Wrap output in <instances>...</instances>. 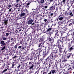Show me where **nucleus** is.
<instances>
[{
  "mask_svg": "<svg viewBox=\"0 0 74 74\" xmlns=\"http://www.w3.org/2000/svg\"><path fill=\"white\" fill-rule=\"evenodd\" d=\"M74 65H71L69 66V69H68V71H66L65 69L64 70V71L63 73L64 74H70V71L73 70H74Z\"/></svg>",
  "mask_w": 74,
  "mask_h": 74,
  "instance_id": "nucleus-1",
  "label": "nucleus"
},
{
  "mask_svg": "<svg viewBox=\"0 0 74 74\" xmlns=\"http://www.w3.org/2000/svg\"><path fill=\"white\" fill-rule=\"evenodd\" d=\"M34 21L35 23H37L38 22H36V20L33 18V19H29L28 21H27V24L28 25H32V23L33 22V21Z\"/></svg>",
  "mask_w": 74,
  "mask_h": 74,
  "instance_id": "nucleus-2",
  "label": "nucleus"
},
{
  "mask_svg": "<svg viewBox=\"0 0 74 74\" xmlns=\"http://www.w3.org/2000/svg\"><path fill=\"white\" fill-rule=\"evenodd\" d=\"M56 49H58V48H59V52L60 53H58V55L60 56L61 54L60 53H62L63 52V51H62V48L61 47V46H58V45L56 44Z\"/></svg>",
  "mask_w": 74,
  "mask_h": 74,
  "instance_id": "nucleus-3",
  "label": "nucleus"
},
{
  "mask_svg": "<svg viewBox=\"0 0 74 74\" xmlns=\"http://www.w3.org/2000/svg\"><path fill=\"white\" fill-rule=\"evenodd\" d=\"M29 65L31 64V66L29 67V69H33V68L35 67V65L33 62H29Z\"/></svg>",
  "mask_w": 74,
  "mask_h": 74,
  "instance_id": "nucleus-4",
  "label": "nucleus"
},
{
  "mask_svg": "<svg viewBox=\"0 0 74 74\" xmlns=\"http://www.w3.org/2000/svg\"><path fill=\"white\" fill-rule=\"evenodd\" d=\"M68 13L70 17H73L74 14V9L73 10H69L68 12Z\"/></svg>",
  "mask_w": 74,
  "mask_h": 74,
  "instance_id": "nucleus-5",
  "label": "nucleus"
},
{
  "mask_svg": "<svg viewBox=\"0 0 74 74\" xmlns=\"http://www.w3.org/2000/svg\"><path fill=\"white\" fill-rule=\"evenodd\" d=\"M67 56H64L63 55H62V60L63 62H67V58H66Z\"/></svg>",
  "mask_w": 74,
  "mask_h": 74,
  "instance_id": "nucleus-6",
  "label": "nucleus"
},
{
  "mask_svg": "<svg viewBox=\"0 0 74 74\" xmlns=\"http://www.w3.org/2000/svg\"><path fill=\"white\" fill-rule=\"evenodd\" d=\"M8 17H6L5 18H4V19L3 20V21L4 22V25H7L8 24Z\"/></svg>",
  "mask_w": 74,
  "mask_h": 74,
  "instance_id": "nucleus-7",
  "label": "nucleus"
},
{
  "mask_svg": "<svg viewBox=\"0 0 74 74\" xmlns=\"http://www.w3.org/2000/svg\"><path fill=\"white\" fill-rule=\"evenodd\" d=\"M39 55L40 54H38V53L36 54L35 57L34 56L35 60H37V59H38V60L40 58Z\"/></svg>",
  "mask_w": 74,
  "mask_h": 74,
  "instance_id": "nucleus-8",
  "label": "nucleus"
},
{
  "mask_svg": "<svg viewBox=\"0 0 74 74\" xmlns=\"http://www.w3.org/2000/svg\"><path fill=\"white\" fill-rule=\"evenodd\" d=\"M25 15L26 13L24 12H21V14L19 15V16H20L19 19H22V18L21 17H22V16H25Z\"/></svg>",
  "mask_w": 74,
  "mask_h": 74,
  "instance_id": "nucleus-9",
  "label": "nucleus"
},
{
  "mask_svg": "<svg viewBox=\"0 0 74 74\" xmlns=\"http://www.w3.org/2000/svg\"><path fill=\"white\" fill-rule=\"evenodd\" d=\"M73 55L71 54V53L68 54H67L66 56V59H70L71 57H73Z\"/></svg>",
  "mask_w": 74,
  "mask_h": 74,
  "instance_id": "nucleus-10",
  "label": "nucleus"
},
{
  "mask_svg": "<svg viewBox=\"0 0 74 74\" xmlns=\"http://www.w3.org/2000/svg\"><path fill=\"white\" fill-rule=\"evenodd\" d=\"M64 16L61 15H59L58 16V19L60 21H62V20H63V19H64Z\"/></svg>",
  "mask_w": 74,
  "mask_h": 74,
  "instance_id": "nucleus-11",
  "label": "nucleus"
},
{
  "mask_svg": "<svg viewBox=\"0 0 74 74\" xmlns=\"http://www.w3.org/2000/svg\"><path fill=\"white\" fill-rule=\"evenodd\" d=\"M62 42V41H61V40H60V39H58V41H57V43L56 44V45H58V46L59 47V46H60V47H61V46L60 45V44H61Z\"/></svg>",
  "mask_w": 74,
  "mask_h": 74,
  "instance_id": "nucleus-12",
  "label": "nucleus"
},
{
  "mask_svg": "<svg viewBox=\"0 0 74 74\" xmlns=\"http://www.w3.org/2000/svg\"><path fill=\"white\" fill-rule=\"evenodd\" d=\"M31 50L32 51H32L31 53V55H32L33 56H34V55H35V52H36L38 51V50L37 49L36 50H35L33 49H32Z\"/></svg>",
  "mask_w": 74,
  "mask_h": 74,
  "instance_id": "nucleus-13",
  "label": "nucleus"
},
{
  "mask_svg": "<svg viewBox=\"0 0 74 74\" xmlns=\"http://www.w3.org/2000/svg\"><path fill=\"white\" fill-rule=\"evenodd\" d=\"M56 73V70L55 69H53L51 70L50 72L47 74H54V73Z\"/></svg>",
  "mask_w": 74,
  "mask_h": 74,
  "instance_id": "nucleus-14",
  "label": "nucleus"
},
{
  "mask_svg": "<svg viewBox=\"0 0 74 74\" xmlns=\"http://www.w3.org/2000/svg\"><path fill=\"white\" fill-rule=\"evenodd\" d=\"M61 27V29H62L63 30H64V31H66V30L67 32H68V33H69L70 31L69 30V29H67V28H65V27Z\"/></svg>",
  "mask_w": 74,
  "mask_h": 74,
  "instance_id": "nucleus-15",
  "label": "nucleus"
},
{
  "mask_svg": "<svg viewBox=\"0 0 74 74\" xmlns=\"http://www.w3.org/2000/svg\"><path fill=\"white\" fill-rule=\"evenodd\" d=\"M52 40V37L49 36L47 37V41H48V42H51Z\"/></svg>",
  "mask_w": 74,
  "mask_h": 74,
  "instance_id": "nucleus-16",
  "label": "nucleus"
},
{
  "mask_svg": "<svg viewBox=\"0 0 74 74\" xmlns=\"http://www.w3.org/2000/svg\"><path fill=\"white\" fill-rule=\"evenodd\" d=\"M0 44H1V46H5L7 45L6 43L4 42V41L3 40L0 41Z\"/></svg>",
  "mask_w": 74,
  "mask_h": 74,
  "instance_id": "nucleus-17",
  "label": "nucleus"
},
{
  "mask_svg": "<svg viewBox=\"0 0 74 74\" xmlns=\"http://www.w3.org/2000/svg\"><path fill=\"white\" fill-rule=\"evenodd\" d=\"M5 34H4L3 35H1V37L2 39L4 41H7V38L4 37V36H5Z\"/></svg>",
  "mask_w": 74,
  "mask_h": 74,
  "instance_id": "nucleus-18",
  "label": "nucleus"
},
{
  "mask_svg": "<svg viewBox=\"0 0 74 74\" xmlns=\"http://www.w3.org/2000/svg\"><path fill=\"white\" fill-rule=\"evenodd\" d=\"M13 5H12V3H9L8 4L7 7H8V8L9 9L10 8H11L13 7Z\"/></svg>",
  "mask_w": 74,
  "mask_h": 74,
  "instance_id": "nucleus-19",
  "label": "nucleus"
},
{
  "mask_svg": "<svg viewBox=\"0 0 74 74\" xmlns=\"http://www.w3.org/2000/svg\"><path fill=\"white\" fill-rule=\"evenodd\" d=\"M58 51H57L56 50H55L53 51L51 54V55H52V54H53V53H55V54H56V55H58Z\"/></svg>",
  "mask_w": 74,
  "mask_h": 74,
  "instance_id": "nucleus-20",
  "label": "nucleus"
},
{
  "mask_svg": "<svg viewBox=\"0 0 74 74\" xmlns=\"http://www.w3.org/2000/svg\"><path fill=\"white\" fill-rule=\"evenodd\" d=\"M55 6H50L49 7V10H51V11L53 10H55Z\"/></svg>",
  "mask_w": 74,
  "mask_h": 74,
  "instance_id": "nucleus-21",
  "label": "nucleus"
},
{
  "mask_svg": "<svg viewBox=\"0 0 74 74\" xmlns=\"http://www.w3.org/2000/svg\"><path fill=\"white\" fill-rule=\"evenodd\" d=\"M18 56H13L12 57V59L13 60H14V62L16 61V58H18Z\"/></svg>",
  "mask_w": 74,
  "mask_h": 74,
  "instance_id": "nucleus-22",
  "label": "nucleus"
},
{
  "mask_svg": "<svg viewBox=\"0 0 74 74\" xmlns=\"http://www.w3.org/2000/svg\"><path fill=\"white\" fill-rule=\"evenodd\" d=\"M50 58H51L50 56L48 57L47 58L45 59V62L47 63H48V62L50 60Z\"/></svg>",
  "mask_w": 74,
  "mask_h": 74,
  "instance_id": "nucleus-23",
  "label": "nucleus"
},
{
  "mask_svg": "<svg viewBox=\"0 0 74 74\" xmlns=\"http://www.w3.org/2000/svg\"><path fill=\"white\" fill-rule=\"evenodd\" d=\"M16 62H13L12 64V68L13 69H15V65H16Z\"/></svg>",
  "mask_w": 74,
  "mask_h": 74,
  "instance_id": "nucleus-24",
  "label": "nucleus"
},
{
  "mask_svg": "<svg viewBox=\"0 0 74 74\" xmlns=\"http://www.w3.org/2000/svg\"><path fill=\"white\" fill-rule=\"evenodd\" d=\"M36 25L35 23H34L32 24V25L31 26V27L32 29H35L36 27Z\"/></svg>",
  "mask_w": 74,
  "mask_h": 74,
  "instance_id": "nucleus-25",
  "label": "nucleus"
},
{
  "mask_svg": "<svg viewBox=\"0 0 74 74\" xmlns=\"http://www.w3.org/2000/svg\"><path fill=\"white\" fill-rule=\"evenodd\" d=\"M16 63H17V68L18 69H19L20 67H21V64H19L18 62H16Z\"/></svg>",
  "mask_w": 74,
  "mask_h": 74,
  "instance_id": "nucleus-26",
  "label": "nucleus"
},
{
  "mask_svg": "<svg viewBox=\"0 0 74 74\" xmlns=\"http://www.w3.org/2000/svg\"><path fill=\"white\" fill-rule=\"evenodd\" d=\"M56 60H55L54 59H51L49 61V63H50L51 64H52L53 63H55V61Z\"/></svg>",
  "mask_w": 74,
  "mask_h": 74,
  "instance_id": "nucleus-27",
  "label": "nucleus"
},
{
  "mask_svg": "<svg viewBox=\"0 0 74 74\" xmlns=\"http://www.w3.org/2000/svg\"><path fill=\"white\" fill-rule=\"evenodd\" d=\"M45 55H44L43 56H42V58L40 59V60H39L40 62H42V60H43V59H44V58H45Z\"/></svg>",
  "mask_w": 74,
  "mask_h": 74,
  "instance_id": "nucleus-28",
  "label": "nucleus"
},
{
  "mask_svg": "<svg viewBox=\"0 0 74 74\" xmlns=\"http://www.w3.org/2000/svg\"><path fill=\"white\" fill-rule=\"evenodd\" d=\"M44 39L40 38V40H39V42H40L42 44L44 43Z\"/></svg>",
  "mask_w": 74,
  "mask_h": 74,
  "instance_id": "nucleus-29",
  "label": "nucleus"
},
{
  "mask_svg": "<svg viewBox=\"0 0 74 74\" xmlns=\"http://www.w3.org/2000/svg\"><path fill=\"white\" fill-rule=\"evenodd\" d=\"M55 61H57V63H61V59H59V58H58L57 59V60H56Z\"/></svg>",
  "mask_w": 74,
  "mask_h": 74,
  "instance_id": "nucleus-30",
  "label": "nucleus"
},
{
  "mask_svg": "<svg viewBox=\"0 0 74 74\" xmlns=\"http://www.w3.org/2000/svg\"><path fill=\"white\" fill-rule=\"evenodd\" d=\"M67 5L68 6L69 8H70V7H71L73 5V4L71 3H67Z\"/></svg>",
  "mask_w": 74,
  "mask_h": 74,
  "instance_id": "nucleus-31",
  "label": "nucleus"
},
{
  "mask_svg": "<svg viewBox=\"0 0 74 74\" xmlns=\"http://www.w3.org/2000/svg\"><path fill=\"white\" fill-rule=\"evenodd\" d=\"M13 12H14V9L12 8L10 9L9 10V12L10 14H12Z\"/></svg>",
  "mask_w": 74,
  "mask_h": 74,
  "instance_id": "nucleus-32",
  "label": "nucleus"
},
{
  "mask_svg": "<svg viewBox=\"0 0 74 74\" xmlns=\"http://www.w3.org/2000/svg\"><path fill=\"white\" fill-rule=\"evenodd\" d=\"M10 64H11V62H7V64H6V66L7 67H9V66L10 65Z\"/></svg>",
  "mask_w": 74,
  "mask_h": 74,
  "instance_id": "nucleus-33",
  "label": "nucleus"
},
{
  "mask_svg": "<svg viewBox=\"0 0 74 74\" xmlns=\"http://www.w3.org/2000/svg\"><path fill=\"white\" fill-rule=\"evenodd\" d=\"M31 56H31L29 58H28V60H32L34 58V56H33L32 55H31Z\"/></svg>",
  "mask_w": 74,
  "mask_h": 74,
  "instance_id": "nucleus-34",
  "label": "nucleus"
},
{
  "mask_svg": "<svg viewBox=\"0 0 74 74\" xmlns=\"http://www.w3.org/2000/svg\"><path fill=\"white\" fill-rule=\"evenodd\" d=\"M45 2L44 0H40L39 1V3L40 4H44Z\"/></svg>",
  "mask_w": 74,
  "mask_h": 74,
  "instance_id": "nucleus-35",
  "label": "nucleus"
},
{
  "mask_svg": "<svg viewBox=\"0 0 74 74\" xmlns=\"http://www.w3.org/2000/svg\"><path fill=\"white\" fill-rule=\"evenodd\" d=\"M44 46L43 45H41L40 47L38 49H41L42 50L44 48Z\"/></svg>",
  "mask_w": 74,
  "mask_h": 74,
  "instance_id": "nucleus-36",
  "label": "nucleus"
},
{
  "mask_svg": "<svg viewBox=\"0 0 74 74\" xmlns=\"http://www.w3.org/2000/svg\"><path fill=\"white\" fill-rule=\"evenodd\" d=\"M52 29V28H48L46 30V32H47V33H48V32H50V31H51Z\"/></svg>",
  "mask_w": 74,
  "mask_h": 74,
  "instance_id": "nucleus-37",
  "label": "nucleus"
},
{
  "mask_svg": "<svg viewBox=\"0 0 74 74\" xmlns=\"http://www.w3.org/2000/svg\"><path fill=\"white\" fill-rule=\"evenodd\" d=\"M71 35H72V36H73L72 38L73 37V42H74V32H73V33L72 34H71Z\"/></svg>",
  "mask_w": 74,
  "mask_h": 74,
  "instance_id": "nucleus-38",
  "label": "nucleus"
},
{
  "mask_svg": "<svg viewBox=\"0 0 74 74\" xmlns=\"http://www.w3.org/2000/svg\"><path fill=\"white\" fill-rule=\"evenodd\" d=\"M52 58H56V55L55 54L53 53L51 54Z\"/></svg>",
  "mask_w": 74,
  "mask_h": 74,
  "instance_id": "nucleus-39",
  "label": "nucleus"
},
{
  "mask_svg": "<svg viewBox=\"0 0 74 74\" xmlns=\"http://www.w3.org/2000/svg\"><path fill=\"white\" fill-rule=\"evenodd\" d=\"M18 32V29H16L14 31V34H17Z\"/></svg>",
  "mask_w": 74,
  "mask_h": 74,
  "instance_id": "nucleus-40",
  "label": "nucleus"
},
{
  "mask_svg": "<svg viewBox=\"0 0 74 74\" xmlns=\"http://www.w3.org/2000/svg\"><path fill=\"white\" fill-rule=\"evenodd\" d=\"M51 46L52 48H54V47L56 46V45H55L53 43H51Z\"/></svg>",
  "mask_w": 74,
  "mask_h": 74,
  "instance_id": "nucleus-41",
  "label": "nucleus"
},
{
  "mask_svg": "<svg viewBox=\"0 0 74 74\" xmlns=\"http://www.w3.org/2000/svg\"><path fill=\"white\" fill-rule=\"evenodd\" d=\"M30 15H31L32 16H34V13L33 12H31V13L30 14Z\"/></svg>",
  "mask_w": 74,
  "mask_h": 74,
  "instance_id": "nucleus-42",
  "label": "nucleus"
},
{
  "mask_svg": "<svg viewBox=\"0 0 74 74\" xmlns=\"http://www.w3.org/2000/svg\"><path fill=\"white\" fill-rule=\"evenodd\" d=\"M38 51L39 54L40 55V53L42 51V50L40 49H38Z\"/></svg>",
  "mask_w": 74,
  "mask_h": 74,
  "instance_id": "nucleus-43",
  "label": "nucleus"
},
{
  "mask_svg": "<svg viewBox=\"0 0 74 74\" xmlns=\"http://www.w3.org/2000/svg\"><path fill=\"white\" fill-rule=\"evenodd\" d=\"M54 13L55 14L54 17H55L57 15V14H58V12H57L56 11H55V12H54Z\"/></svg>",
  "mask_w": 74,
  "mask_h": 74,
  "instance_id": "nucleus-44",
  "label": "nucleus"
},
{
  "mask_svg": "<svg viewBox=\"0 0 74 74\" xmlns=\"http://www.w3.org/2000/svg\"><path fill=\"white\" fill-rule=\"evenodd\" d=\"M15 7L17 8V7H19V3H17L16 5H14Z\"/></svg>",
  "mask_w": 74,
  "mask_h": 74,
  "instance_id": "nucleus-45",
  "label": "nucleus"
},
{
  "mask_svg": "<svg viewBox=\"0 0 74 74\" xmlns=\"http://www.w3.org/2000/svg\"><path fill=\"white\" fill-rule=\"evenodd\" d=\"M25 47L24 46H22L21 47V50H24L25 49Z\"/></svg>",
  "mask_w": 74,
  "mask_h": 74,
  "instance_id": "nucleus-46",
  "label": "nucleus"
},
{
  "mask_svg": "<svg viewBox=\"0 0 74 74\" xmlns=\"http://www.w3.org/2000/svg\"><path fill=\"white\" fill-rule=\"evenodd\" d=\"M70 3H71L72 4H74V0H71L70 2Z\"/></svg>",
  "mask_w": 74,
  "mask_h": 74,
  "instance_id": "nucleus-47",
  "label": "nucleus"
},
{
  "mask_svg": "<svg viewBox=\"0 0 74 74\" xmlns=\"http://www.w3.org/2000/svg\"><path fill=\"white\" fill-rule=\"evenodd\" d=\"M35 19L36 20V22L37 21V17L36 16H35L34 18H33V19Z\"/></svg>",
  "mask_w": 74,
  "mask_h": 74,
  "instance_id": "nucleus-48",
  "label": "nucleus"
},
{
  "mask_svg": "<svg viewBox=\"0 0 74 74\" xmlns=\"http://www.w3.org/2000/svg\"><path fill=\"white\" fill-rule=\"evenodd\" d=\"M43 21H44V22H46V24H48L49 23V22H46L47 21V19H44Z\"/></svg>",
  "mask_w": 74,
  "mask_h": 74,
  "instance_id": "nucleus-49",
  "label": "nucleus"
},
{
  "mask_svg": "<svg viewBox=\"0 0 74 74\" xmlns=\"http://www.w3.org/2000/svg\"><path fill=\"white\" fill-rule=\"evenodd\" d=\"M33 73H34L33 71V70L30 71H29V74H32Z\"/></svg>",
  "mask_w": 74,
  "mask_h": 74,
  "instance_id": "nucleus-50",
  "label": "nucleus"
},
{
  "mask_svg": "<svg viewBox=\"0 0 74 74\" xmlns=\"http://www.w3.org/2000/svg\"><path fill=\"white\" fill-rule=\"evenodd\" d=\"M7 69H4V70L2 71V73H5V71H7Z\"/></svg>",
  "mask_w": 74,
  "mask_h": 74,
  "instance_id": "nucleus-51",
  "label": "nucleus"
},
{
  "mask_svg": "<svg viewBox=\"0 0 74 74\" xmlns=\"http://www.w3.org/2000/svg\"><path fill=\"white\" fill-rule=\"evenodd\" d=\"M22 25H25V21H23V22L22 23Z\"/></svg>",
  "mask_w": 74,
  "mask_h": 74,
  "instance_id": "nucleus-52",
  "label": "nucleus"
},
{
  "mask_svg": "<svg viewBox=\"0 0 74 74\" xmlns=\"http://www.w3.org/2000/svg\"><path fill=\"white\" fill-rule=\"evenodd\" d=\"M71 45L69 44L68 45V49H69V48H71Z\"/></svg>",
  "mask_w": 74,
  "mask_h": 74,
  "instance_id": "nucleus-53",
  "label": "nucleus"
},
{
  "mask_svg": "<svg viewBox=\"0 0 74 74\" xmlns=\"http://www.w3.org/2000/svg\"><path fill=\"white\" fill-rule=\"evenodd\" d=\"M71 64H73V65H74V60H73L71 61Z\"/></svg>",
  "mask_w": 74,
  "mask_h": 74,
  "instance_id": "nucleus-54",
  "label": "nucleus"
},
{
  "mask_svg": "<svg viewBox=\"0 0 74 74\" xmlns=\"http://www.w3.org/2000/svg\"><path fill=\"white\" fill-rule=\"evenodd\" d=\"M64 38H65V37H61L60 38L61 40H63V41L64 40Z\"/></svg>",
  "mask_w": 74,
  "mask_h": 74,
  "instance_id": "nucleus-55",
  "label": "nucleus"
},
{
  "mask_svg": "<svg viewBox=\"0 0 74 74\" xmlns=\"http://www.w3.org/2000/svg\"><path fill=\"white\" fill-rule=\"evenodd\" d=\"M19 11H20V10H17L16 11V12L17 13V14H19Z\"/></svg>",
  "mask_w": 74,
  "mask_h": 74,
  "instance_id": "nucleus-56",
  "label": "nucleus"
},
{
  "mask_svg": "<svg viewBox=\"0 0 74 74\" xmlns=\"http://www.w3.org/2000/svg\"><path fill=\"white\" fill-rule=\"evenodd\" d=\"M66 0H63L62 1V3H64V4H65L66 3Z\"/></svg>",
  "mask_w": 74,
  "mask_h": 74,
  "instance_id": "nucleus-57",
  "label": "nucleus"
},
{
  "mask_svg": "<svg viewBox=\"0 0 74 74\" xmlns=\"http://www.w3.org/2000/svg\"><path fill=\"white\" fill-rule=\"evenodd\" d=\"M24 7H25V5H22L21 6V7L22 10H23V8H24Z\"/></svg>",
  "mask_w": 74,
  "mask_h": 74,
  "instance_id": "nucleus-58",
  "label": "nucleus"
},
{
  "mask_svg": "<svg viewBox=\"0 0 74 74\" xmlns=\"http://www.w3.org/2000/svg\"><path fill=\"white\" fill-rule=\"evenodd\" d=\"M5 46H4V47H3L1 49V50L2 51H3V50H4V49H5Z\"/></svg>",
  "mask_w": 74,
  "mask_h": 74,
  "instance_id": "nucleus-59",
  "label": "nucleus"
},
{
  "mask_svg": "<svg viewBox=\"0 0 74 74\" xmlns=\"http://www.w3.org/2000/svg\"><path fill=\"white\" fill-rule=\"evenodd\" d=\"M42 44V43H39V44H38V47H40V46H41V45Z\"/></svg>",
  "mask_w": 74,
  "mask_h": 74,
  "instance_id": "nucleus-60",
  "label": "nucleus"
},
{
  "mask_svg": "<svg viewBox=\"0 0 74 74\" xmlns=\"http://www.w3.org/2000/svg\"><path fill=\"white\" fill-rule=\"evenodd\" d=\"M26 53L25 52H24V53H23V56H25V55H26Z\"/></svg>",
  "mask_w": 74,
  "mask_h": 74,
  "instance_id": "nucleus-61",
  "label": "nucleus"
},
{
  "mask_svg": "<svg viewBox=\"0 0 74 74\" xmlns=\"http://www.w3.org/2000/svg\"><path fill=\"white\" fill-rule=\"evenodd\" d=\"M28 2H29V3H30L31 2H33V1H34L33 0H29L28 1Z\"/></svg>",
  "mask_w": 74,
  "mask_h": 74,
  "instance_id": "nucleus-62",
  "label": "nucleus"
},
{
  "mask_svg": "<svg viewBox=\"0 0 74 74\" xmlns=\"http://www.w3.org/2000/svg\"><path fill=\"white\" fill-rule=\"evenodd\" d=\"M30 37H28V39L27 40V41H29L30 40Z\"/></svg>",
  "mask_w": 74,
  "mask_h": 74,
  "instance_id": "nucleus-63",
  "label": "nucleus"
},
{
  "mask_svg": "<svg viewBox=\"0 0 74 74\" xmlns=\"http://www.w3.org/2000/svg\"><path fill=\"white\" fill-rule=\"evenodd\" d=\"M22 46H18V49H22Z\"/></svg>",
  "mask_w": 74,
  "mask_h": 74,
  "instance_id": "nucleus-64",
  "label": "nucleus"
}]
</instances>
